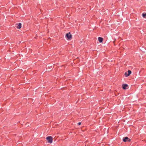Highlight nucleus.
Wrapping results in <instances>:
<instances>
[{"instance_id":"nucleus-9","label":"nucleus","mask_w":146,"mask_h":146,"mask_svg":"<svg viewBox=\"0 0 146 146\" xmlns=\"http://www.w3.org/2000/svg\"><path fill=\"white\" fill-rule=\"evenodd\" d=\"M130 75V74H128V73L127 74V75H126V76H129Z\"/></svg>"},{"instance_id":"nucleus-6","label":"nucleus","mask_w":146,"mask_h":146,"mask_svg":"<svg viewBox=\"0 0 146 146\" xmlns=\"http://www.w3.org/2000/svg\"><path fill=\"white\" fill-rule=\"evenodd\" d=\"M103 39L101 37H99L98 38V40L100 42H101L103 41Z\"/></svg>"},{"instance_id":"nucleus-1","label":"nucleus","mask_w":146,"mask_h":146,"mask_svg":"<svg viewBox=\"0 0 146 146\" xmlns=\"http://www.w3.org/2000/svg\"><path fill=\"white\" fill-rule=\"evenodd\" d=\"M46 139L48 141V143H51L52 142V137L51 136L47 137L46 138Z\"/></svg>"},{"instance_id":"nucleus-4","label":"nucleus","mask_w":146,"mask_h":146,"mask_svg":"<svg viewBox=\"0 0 146 146\" xmlns=\"http://www.w3.org/2000/svg\"><path fill=\"white\" fill-rule=\"evenodd\" d=\"M16 25H17V28L18 29H20L21 27L22 24L21 23H19L18 24H16Z\"/></svg>"},{"instance_id":"nucleus-5","label":"nucleus","mask_w":146,"mask_h":146,"mask_svg":"<svg viewBox=\"0 0 146 146\" xmlns=\"http://www.w3.org/2000/svg\"><path fill=\"white\" fill-rule=\"evenodd\" d=\"M128 87V85L126 84L123 85L122 86L123 88L124 89H126V88Z\"/></svg>"},{"instance_id":"nucleus-7","label":"nucleus","mask_w":146,"mask_h":146,"mask_svg":"<svg viewBox=\"0 0 146 146\" xmlns=\"http://www.w3.org/2000/svg\"><path fill=\"white\" fill-rule=\"evenodd\" d=\"M142 16L144 18H146V13H143L142 14Z\"/></svg>"},{"instance_id":"nucleus-10","label":"nucleus","mask_w":146,"mask_h":146,"mask_svg":"<svg viewBox=\"0 0 146 146\" xmlns=\"http://www.w3.org/2000/svg\"><path fill=\"white\" fill-rule=\"evenodd\" d=\"M81 122H79L78 123V124L79 125H81Z\"/></svg>"},{"instance_id":"nucleus-8","label":"nucleus","mask_w":146,"mask_h":146,"mask_svg":"<svg viewBox=\"0 0 146 146\" xmlns=\"http://www.w3.org/2000/svg\"><path fill=\"white\" fill-rule=\"evenodd\" d=\"M131 73V72L130 70H128V74H130Z\"/></svg>"},{"instance_id":"nucleus-3","label":"nucleus","mask_w":146,"mask_h":146,"mask_svg":"<svg viewBox=\"0 0 146 146\" xmlns=\"http://www.w3.org/2000/svg\"><path fill=\"white\" fill-rule=\"evenodd\" d=\"M123 140L124 142H125L127 141H130V139H129L128 137H125L124 138H123Z\"/></svg>"},{"instance_id":"nucleus-11","label":"nucleus","mask_w":146,"mask_h":146,"mask_svg":"<svg viewBox=\"0 0 146 146\" xmlns=\"http://www.w3.org/2000/svg\"><path fill=\"white\" fill-rule=\"evenodd\" d=\"M127 73L126 72H125V76H126V75H127Z\"/></svg>"},{"instance_id":"nucleus-2","label":"nucleus","mask_w":146,"mask_h":146,"mask_svg":"<svg viewBox=\"0 0 146 146\" xmlns=\"http://www.w3.org/2000/svg\"><path fill=\"white\" fill-rule=\"evenodd\" d=\"M66 37L68 39H70L72 38V35L71 34V33L70 32H69L68 33H67L66 34Z\"/></svg>"}]
</instances>
